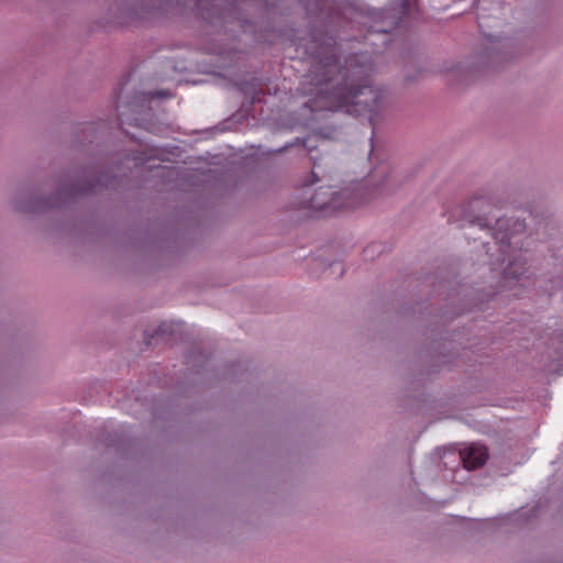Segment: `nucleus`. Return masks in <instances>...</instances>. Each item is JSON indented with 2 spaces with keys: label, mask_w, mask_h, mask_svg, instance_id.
<instances>
[{
  "label": "nucleus",
  "mask_w": 563,
  "mask_h": 563,
  "mask_svg": "<svg viewBox=\"0 0 563 563\" xmlns=\"http://www.w3.org/2000/svg\"><path fill=\"white\" fill-rule=\"evenodd\" d=\"M305 52L311 58L310 84L320 92L327 93L328 110L344 111L351 115L367 114L373 128V152L375 129L384 107L385 90L373 86L371 58L363 53H353L341 66L336 38L319 31L311 32V40Z\"/></svg>",
  "instance_id": "obj_1"
},
{
  "label": "nucleus",
  "mask_w": 563,
  "mask_h": 563,
  "mask_svg": "<svg viewBox=\"0 0 563 563\" xmlns=\"http://www.w3.org/2000/svg\"><path fill=\"white\" fill-rule=\"evenodd\" d=\"M163 152L158 147H148L145 150H134L126 152L119 164L109 166L108 170L91 173L85 170L80 175H75L60 181L57 191L46 199V207L53 211H74L73 205L82 196L96 192L99 189H115L123 183L125 173H121V165L125 162H132L135 168H146L150 172H159L166 169L162 165H151L152 161L163 162Z\"/></svg>",
  "instance_id": "obj_2"
},
{
  "label": "nucleus",
  "mask_w": 563,
  "mask_h": 563,
  "mask_svg": "<svg viewBox=\"0 0 563 563\" xmlns=\"http://www.w3.org/2000/svg\"><path fill=\"white\" fill-rule=\"evenodd\" d=\"M398 186V176L389 162H380L374 166L367 176L353 181L351 186L340 191H332L330 198L323 199V188L310 199L313 211H351L371 200L391 195Z\"/></svg>",
  "instance_id": "obj_3"
},
{
  "label": "nucleus",
  "mask_w": 563,
  "mask_h": 563,
  "mask_svg": "<svg viewBox=\"0 0 563 563\" xmlns=\"http://www.w3.org/2000/svg\"><path fill=\"white\" fill-rule=\"evenodd\" d=\"M173 95L169 90H156L148 92L147 95L136 93L126 104L117 106L118 120L121 125L129 124L152 132L153 130L150 128V124L146 122L145 118L141 115L143 103L150 101L151 99L170 98Z\"/></svg>",
  "instance_id": "obj_4"
},
{
  "label": "nucleus",
  "mask_w": 563,
  "mask_h": 563,
  "mask_svg": "<svg viewBox=\"0 0 563 563\" xmlns=\"http://www.w3.org/2000/svg\"><path fill=\"white\" fill-rule=\"evenodd\" d=\"M460 457L465 468L476 470L486 463L488 451L483 445L472 444L461 450Z\"/></svg>",
  "instance_id": "obj_5"
},
{
  "label": "nucleus",
  "mask_w": 563,
  "mask_h": 563,
  "mask_svg": "<svg viewBox=\"0 0 563 563\" xmlns=\"http://www.w3.org/2000/svg\"><path fill=\"white\" fill-rule=\"evenodd\" d=\"M217 2L218 0H195L194 9L203 20L209 22H212L214 18L224 20L225 13L218 9Z\"/></svg>",
  "instance_id": "obj_6"
},
{
  "label": "nucleus",
  "mask_w": 563,
  "mask_h": 563,
  "mask_svg": "<svg viewBox=\"0 0 563 563\" xmlns=\"http://www.w3.org/2000/svg\"><path fill=\"white\" fill-rule=\"evenodd\" d=\"M527 272L528 268L526 258L517 256L509 261L508 265L505 267L504 277L506 279L520 280Z\"/></svg>",
  "instance_id": "obj_7"
},
{
  "label": "nucleus",
  "mask_w": 563,
  "mask_h": 563,
  "mask_svg": "<svg viewBox=\"0 0 563 563\" xmlns=\"http://www.w3.org/2000/svg\"><path fill=\"white\" fill-rule=\"evenodd\" d=\"M490 207H495V208H499V209L504 208V206H498V205L493 203L492 197H489L486 194H484L483 191H481V192L474 195V197L471 199L468 205L462 207L461 211H463V212L481 211L482 209H486V208H490Z\"/></svg>",
  "instance_id": "obj_8"
},
{
  "label": "nucleus",
  "mask_w": 563,
  "mask_h": 563,
  "mask_svg": "<svg viewBox=\"0 0 563 563\" xmlns=\"http://www.w3.org/2000/svg\"><path fill=\"white\" fill-rule=\"evenodd\" d=\"M383 247L378 243H373L366 246L363 251V255L365 260H374L376 254L382 253Z\"/></svg>",
  "instance_id": "obj_9"
},
{
  "label": "nucleus",
  "mask_w": 563,
  "mask_h": 563,
  "mask_svg": "<svg viewBox=\"0 0 563 563\" xmlns=\"http://www.w3.org/2000/svg\"><path fill=\"white\" fill-rule=\"evenodd\" d=\"M465 216H466L465 220L467 222H470L471 224L477 223L481 227L485 225V223L483 222V219L481 217H474V213H465Z\"/></svg>",
  "instance_id": "obj_10"
},
{
  "label": "nucleus",
  "mask_w": 563,
  "mask_h": 563,
  "mask_svg": "<svg viewBox=\"0 0 563 563\" xmlns=\"http://www.w3.org/2000/svg\"><path fill=\"white\" fill-rule=\"evenodd\" d=\"M394 27H395V23H394V22H391V23L389 24V26H385V25H384V26H380V27H376V29L374 30V32H376V33H382V34H384V35H387L388 33H390V31H391Z\"/></svg>",
  "instance_id": "obj_11"
},
{
  "label": "nucleus",
  "mask_w": 563,
  "mask_h": 563,
  "mask_svg": "<svg viewBox=\"0 0 563 563\" xmlns=\"http://www.w3.org/2000/svg\"><path fill=\"white\" fill-rule=\"evenodd\" d=\"M319 181V177L314 172H311L310 178L303 181V186H312Z\"/></svg>",
  "instance_id": "obj_12"
},
{
  "label": "nucleus",
  "mask_w": 563,
  "mask_h": 563,
  "mask_svg": "<svg viewBox=\"0 0 563 563\" xmlns=\"http://www.w3.org/2000/svg\"><path fill=\"white\" fill-rule=\"evenodd\" d=\"M413 0H400V7L402 13H407L410 10Z\"/></svg>",
  "instance_id": "obj_13"
},
{
  "label": "nucleus",
  "mask_w": 563,
  "mask_h": 563,
  "mask_svg": "<svg viewBox=\"0 0 563 563\" xmlns=\"http://www.w3.org/2000/svg\"><path fill=\"white\" fill-rule=\"evenodd\" d=\"M485 37L492 44L500 42L499 37L493 34H485Z\"/></svg>",
  "instance_id": "obj_14"
},
{
  "label": "nucleus",
  "mask_w": 563,
  "mask_h": 563,
  "mask_svg": "<svg viewBox=\"0 0 563 563\" xmlns=\"http://www.w3.org/2000/svg\"><path fill=\"white\" fill-rule=\"evenodd\" d=\"M309 141H310L309 139L303 140V141H302V146H303L307 151L311 152V151L314 148V146H313V145H310V144H309Z\"/></svg>",
  "instance_id": "obj_15"
},
{
  "label": "nucleus",
  "mask_w": 563,
  "mask_h": 563,
  "mask_svg": "<svg viewBox=\"0 0 563 563\" xmlns=\"http://www.w3.org/2000/svg\"><path fill=\"white\" fill-rule=\"evenodd\" d=\"M260 101V98L257 97V93H254L252 97V102Z\"/></svg>",
  "instance_id": "obj_16"
},
{
  "label": "nucleus",
  "mask_w": 563,
  "mask_h": 563,
  "mask_svg": "<svg viewBox=\"0 0 563 563\" xmlns=\"http://www.w3.org/2000/svg\"><path fill=\"white\" fill-rule=\"evenodd\" d=\"M343 274H344V269L341 268L340 276H342Z\"/></svg>",
  "instance_id": "obj_17"
}]
</instances>
